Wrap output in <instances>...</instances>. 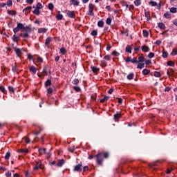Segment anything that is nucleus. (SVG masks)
<instances>
[{"instance_id":"obj_1","label":"nucleus","mask_w":177,"mask_h":177,"mask_svg":"<svg viewBox=\"0 0 177 177\" xmlns=\"http://www.w3.org/2000/svg\"><path fill=\"white\" fill-rule=\"evenodd\" d=\"M95 157L97 158L96 161L98 165H102L104 158H109V153H99L98 154L95 155Z\"/></svg>"},{"instance_id":"obj_2","label":"nucleus","mask_w":177,"mask_h":177,"mask_svg":"<svg viewBox=\"0 0 177 177\" xmlns=\"http://www.w3.org/2000/svg\"><path fill=\"white\" fill-rule=\"evenodd\" d=\"M33 171H39V169H44L45 166L42 164L41 160H36L32 163Z\"/></svg>"},{"instance_id":"obj_3","label":"nucleus","mask_w":177,"mask_h":177,"mask_svg":"<svg viewBox=\"0 0 177 177\" xmlns=\"http://www.w3.org/2000/svg\"><path fill=\"white\" fill-rule=\"evenodd\" d=\"M20 30H21V32H24L26 27H24V25L23 24L17 23V26L13 29V32L15 34H17V32H19Z\"/></svg>"},{"instance_id":"obj_4","label":"nucleus","mask_w":177,"mask_h":177,"mask_svg":"<svg viewBox=\"0 0 177 177\" xmlns=\"http://www.w3.org/2000/svg\"><path fill=\"white\" fill-rule=\"evenodd\" d=\"M14 52H15L18 57H20V59H21L23 56V53L24 52V49L19 48L17 47H14Z\"/></svg>"},{"instance_id":"obj_5","label":"nucleus","mask_w":177,"mask_h":177,"mask_svg":"<svg viewBox=\"0 0 177 177\" xmlns=\"http://www.w3.org/2000/svg\"><path fill=\"white\" fill-rule=\"evenodd\" d=\"M95 8H96V6H95L93 3H90L88 5V15L89 16H95V13L93 12V10H95Z\"/></svg>"},{"instance_id":"obj_6","label":"nucleus","mask_w":177,"mask_h":177,"mask_svg":"<svg viewBox=\"0 0 177 177\" xmlns=\"http://www.w3.org/2000/svg\"><path fill=\"white\" fill-rule=\"evenodd\" d=\"M122 117V114L121 112H117L114 115H113V120H115V122H118L120 121V118Z\"/></svg>"},{"instance_id":"obj_7","label":"nucleus","mask_w":177,"mask_h":177,"mask_svg":"<svg viewBox=\"0 0 177 177\" xmlns=\"http://www.w3.org/2000/svg\"><path fill=\"white\" fill-rule=\"evenodd\" d=\"M75 172H81L82 171V163H80L75 166Z\"/></svg>"},{"instance_id":"obj_8","label":"nucleus","mask_w":177,"mask_h":177,"mask_svg":"<svg viewBox=\"0 0 177 177\" xmlns=\"http://www.w3.org/2000/svg\"><path fill=\"white\" fill-rule=\"evenodd\" d=\"M38 70V68L31 66L29 67V71L31 73V74L35 75L37 74V71Z\"/></svg>"},{"instance_id":"obj_9","label":"nucleus","mask_w":177,"mask_h":177,"mask_svg":"<svg viewBox=\"0 0 177 177\" xmlns=\"http://www.w3.org/2000/svg\"><path fill=\"white\" fill-rule=\"evenodd\" d=\"M66 15L68 16L71 19H75V12L74 11H66Z\"/></svg>"},{"instance_id":"obj_10","label":"nucleus","mask_w":177,"mask_h":177,"mask_svg":"<svg viewBox=\"0 0 177 177\" xmlns=\"http://www.w3.org/2000/svg\"><path fill=\"white\" fill-rule=\"evenodd\" d=\"M19 37H21V38H30V35H28V32L27 31V28H26L24 33H21L19 35Z\"/></svg>"},{"instance_id":"obj_11","label":"nucleus","mask_w":177,"mask_h":177,"mask_svg":"<svg viewBox=\"0 0 177 177\" xmlns=\"http://www.w3.org/2000/svg\"><path fill=\"white\" fill-rule=\"evenodd\" d=\"M53 41V38L52 37H48L46 39L45 45L47 46V48H49V45H50V42Z\"/></svg>"},{"instance_id":"obj_12","label":"nucleus","mask_w":177,"mask_h":177,"mask_svg":"<svg viewBox=\"0 0 177 177\" xmlns=\"http://www.w3.org/2000/svg\"><path fill=\"white\" fill-rule=\"evenodd\" d=\"M31 9H32V6H27L23 10V13H25V15H28V13L31 12Z\"/></svg>"},{"instance_id":"obj_13","label":"nucleus","mask_w":177,"mask_h":177,"mask_svg":"<svg viewBox=\"0 0 177 177\" xmlns=\"http://www.w3.org/2000/svg\"><path fill=\"white\" fill-rule=\"evenodd\" d=\"M12 41L13 42H16L17 44H18L19 41H20V36H17L16 35V33H15L12 36Z\"/></svg>"},{"instance_id":"obj_14","label":"nucleus","mask_w":177,"mask_h":177,"mask_svg":"<svg viewBox=\"0 0 177 177\" xmlns=\"http://www.w3.org/2000/svg\"><path fill=\"white\" fill-rule=\"evenodd\" d=\"M141 50H142V52L147 53L150 50V48H149V46L147 45H143L141 46Z\"/></svg>"},{"instance_id":"obj_15","label":"nucleus","mask_w":177,"mask_h":177,"mask_svg":"<svg viewBox=\"0 0 177 177\" xmlns=\"http://www.w3.org/2000/svg\"><path fill=\"white\" fill-rule=\"evenodd\" d=\"M91 71H93V73H94V74H97V73H99V71H100V69H99V68H97L96 66H91Z\"/></svg>"},{"instance_id":"obj_16","label":"nucleus","mask_w":177,"mask_h":177,"mask_svg":"<svg viewBox=\"0 0 177 177\" xmlns=\"http://www.w3.org/2000/svg\"><path fill=\"white\" fill-rule=\"evenodd\" d=\"M33 8H35L33 13L34 15H36L37 16H39V15H41V12L39 10V8H36L35 6H33Z\"/></svg>"},{"instance_id":"obj_17","label":"nucleus","mask_w":177,"mask_h":177,"mask_svg":"<svg viewBox=\"0 0 177 177\" xmlns=\"http://www.w3.org/2000/svg\"><path fill=\"white\" fill-rule=\"evenodd\" d=\"M125 52L127 53H132V47L129 45H127L125 48Z\"/></svg>"},{"instance_id":"obj_18","label":"nucleus","mask_w":177,"mask_h":177,"mask_svg":"<svg viewBox=\"0 0 177 177\" xmlns=\"http://www.w3.org/2000/svg\"><path fill=\"white\" fill-rule=\"evenodd\" d=\"M46 31H48V29H46L45 28H40L38 30L39 34H45V32H46Z\"/></svg>"},{"instance_id":"obj_19","label":"nucleus","mask_w":177,"mask_h":177,"mask_svg":"<svg viewBox=\"0 0 177 177\" xmlns=\"http://www.w3.org/2000/svg\"><path fill=\"white\" fill-rule=\"evenodd\" d=\"M158 27H159L160 30H165V28H167L165 24H164V23L162 22L158 24Z\"/></svg>"},{"instance_id":"obj_20","label":"nucleus","mask_w":177,"mask_h":177,"mask_svg":"<svg viewBox=\"0 0 177 177\" xmlns=\"http://www.w3.org/2000/svg\"><path fill=\"white\" fill-rule=\"evenodd\" d=\"M64 162H66V161L64 160V159H61L58 161V162L57 163V167H63V165L64 164Z\"/></svg>"},{"instance_id":"obj_21","label":"nucleus","mask_w":177,"mask_h":177,"mask_svg":"<svg viewBox=\"0 0 177 177\" xmlns=\"http://www.w3.org/2000/svg\"><path fill=\"white\" fill-rule=\"evenodd\" d=\"M56 19L57 20H63V15H62L60 11H58Z\"/></svg>"},{"instance_id":"obj_22","label":"nucleus","mask_w":177,"mask_h":177,"mask_svg":"<svg viewBox=\"0 0 177 177\" xmlns=\"http://www.w3.org/2000/svg\"><path fill=\"white\" fill-rule=\"evenodd\" d=\"M120 4L122 5V6H127V9H128L129 5L128 4V3L124 0H122L120 1Z\"/></svg>"},{"instance_id":"obj_23","label":"nucleus","mask_w":177,"mask_h":177,"mask_svg":"<svg viewBox=\"0 0 177 177\" xmlns=\"http://www.w3.org/2000/svg\"><path fill=\"white\" fill-rule=\"evenodd\" d=\"M39 154H46V149L45 148H40L39 149Z\"/></svg>"},{"instance_id":"obj_24","label":"nucleus","mask_w":177,"mask_h":177,"mask_svg":"<svg viewBox=\"0 0 177 177\" xmlns=\"http://www.w3.org/2000/svg\"><path fill=\"white\" fill-rule=\"evenodd\" d=\"M17 153H24L25 154H27V153H28V149H18Z\"/></svg>"},{"instance_id":"obj_25","label":"nucleus","mask_w":177,"mask_h":177,"mask_svg":"<svg viewBox=\"0 0 177 177\" xmlns=\"http://www.w3.org/2000/svg\"><path fill=\"white\" fill-rule=\"evenodd\" d=\"M143 62H145V56L142 54L141 56L138 57V63H143Z\"/></svg>"},{"instance_id":"obj_26","label":"nucleus","mask_w":177,"mask_h":177,"mask_svg":"<svg viewBox=\"0 0 177 177\" xmlns=\"http://www.w3.org/2000/svg\"><path fill=\"white\" fill-rule=\"evenodd\" d=\"M145 67V64L142 62H138V64L137 66V68H139L140 70H142V68H144Z\"/></svg>"},{"instance_id":"obj_27","label":"nucleus","mask_w":177,"mask_h":177,"mask_svg":"<svg viewBox=\"0 0 177 177\" xmlns=\"http://www.w3.org/2000/svg\"><path fill=\"white\" fill-rule=\"evenodd\" d=\"M142 74L143 75H149V74H150V70L149 69H144L142 71Z\"/></svg>"},{"instance_id":"obj_28","label":"nucleus","mask_w":177,"mask_h":177,"mask_svg":"<svg viewBox=\"0 0 177 177\" xmlns=\"http://www.w3.org/2000/svg\"><path fill=\"white\" fill-rule=\"evenodd\" d=\"M167 66H169L170 67H174L175 66V62L174 61H169L167 63Z\"/></svg>"},{"instance_id":"obj_29","label":"nucleus","mask_w":177,"mask_h":177,"mask_svg":"<svg viewBox=\"0 0 177 177\" xmlns=\"http://www.w3.org/2000/svg\"><path fill=\"white\" fill-rule=\"evenodd\" d=\"M42 75H48V68H46V66H45L43 68V71L41 73Z\"/></svg>"},{"instance_id":"obj_30","label":"nucleus","mask_w":177,"mask_h":177,"mask_svg":"<svg viewBox=\"0 0 177 177\" xmlns=\"http://www.w3.org/2000/svg\"><path fill=\"white\" fill-rule=\"evenodd\" d=\"M8 15H10L11 16H16L17 12L15 10H8Z\"/></svg>"},{"instance_id":"obj_31","label":"nucleus","mask_w":177,"mask_h":177,"mask_svg":"<svg viewBox=\"0 0 177 177\" xmlns=\"http://www.w3.org/2000/svg\"><path fill=\"white\" fill-rule=\"evenodd\" d=\"M72 4L75 6H78L80 5V1L77 0H71Z\"/></svg>"},{"instance_id":"obj_32","label":"nucleus","mask_w":177,"mask_h":177,"mask_svg":"<svg viewBox=\"0 0 177 177\" xmlns=\"http://www.w3.org/2000/svg\"><path fill=\"white\" fill-rule=\"evenodd\" d=\"M142 34H143V37H145V38H147V37H149V32L146 30H142Z\"/></svg>"},{"instance_id":"obj_33","label":"nucleus","mask_w":177,"mask_h":177,"mask_svg":"<svg viewBox=\"0 0 177 177\" xmlns=\"http://www.w3.org/2000/svg\"><path fill=\"white\" fill-rule=\"evenodd\" d=\"M52 85V81L50 80H47L45 82V86H50Z\"/></svg>"},{"instance_id":"obj_34","label":"nucleus","mask_w":177,"mask_h":177,"mask_svg":"<svg viewBox=\"0 0 177 177\" xmlns=\"http://www.w3.org/2000/svg\"><path fill=\"white\" fill-rule=\"evenodd\" d=\"M35 8H37V9L41 10L42 9V8H44V6L41 3H37L36 6H35Z\"/></svg>"},{"instance_id":"obj_35","label":"nucleus","mask_w":177,"mask_h":177,"mask_svg":"<svg viewBox=\"0 0 177 177\" xmlns=\"http://www.w3.org/2000/svg\"><path fill=\"white\" fill-rule=\"evenodd\" d=\"M124 62H126V63H132V58L131 57H127V58L124 59Z\"/></svg>"},{"instance_id":"obj_36","label":"nucleus","mask_w":177,"mask_h":177,"mask_svg":"<svg viewBox=\"0 0 177 177\" xmlns=\"http://www.w3.org/2000/svg\"><path fill=\"white\" fill-rule=\"evenodd\" d=\"M112 19H111V17H108L107 19H106V24H108V26H110V24H111V21H112Z\"/></svg>"},{"instance_id":"obj_37","label":"nucleus","mask_w":177,"mask_h":177,"mask_svg":"<svg viewBox=\"0 0 177 177\" xmlns=\"http://www.w3.org/2000/svg\"><path fill=\"white\" fill-rule=\"evenodd\" d=\"M60 53H62V55H66V53H67V50H66L64 48H61Z\"/></svg>"},{"instance_id":"obj_38","label":"nucleus","mask_w":177,"mask_h":177,"mask_svg":"<svg viewBox=\"0 0 177 177\" xmlns=\"http://www.w3.org/2000/svg\"><path fill=\"white\" fill-rule=\"evenodd\" d=\"M164 17L165 19H171V14L168 12L164 14Z\"/></svg>"},{"instance_id":"obj_39","label":"nucleus","mask_w":177,"mask_h":177,"mask_svg":"<svg viewBox=\"0 0 177 177\" xmlns=\"http://www.w3.org/2000/svg\"><path fill=\"white\" fill-rule=\"evenodd\" d=\"M97 26H98V27L103 28L104 26V22L103 21H100L97 23Z\"/></svg>"},{"instance_id":"obj_40","label":"nucleus","mask_w":177,"mask_h":177,"mask_svg":"<svg viewBox=\"0 0 177 177\" xmlns=\"http://www.w3.org/2000/svg\"><path fill=\"white\" fill-rule=\"evenodd\" d=\"M27 57L28 60H34V55H31V53H28Z\"/></svg>"},{"instance_id":"obj_41","label":"nucleus","mask_w":177,"mask_h":177,"mask_svg":"<svg viewBox=\"0 0 177 177\" xmlns=\"http://www.w3.org/2000/svg\"><path fill=\"white\" fill-rule=\"evenodd\" d=\"M154 77H156L157 78H160V77H161V73L158 71L154 72Z\"/></svg>"},{"instance_id":"obj_42","label":"nucleus","mask_w":177,"mask_h":177,"mask_svg":"<svg viewBox=\"0 0 177 177\" xmlns=\"http://www.w3.org/2000/svg\"><path fill=\"white\" fill-rule=\"evenodd\" d=\"M111 55H113V56L118 57V56H120V53L117 52L116 50H114L112 52Z\"/></svg>"},{"instance_id":"obj_43","label":"nucleus","mask_w":177,"mask_h":177,"mask_svg":"<svg viewBox=\"0 0 177 177\" xmlns=\"http://www.w3.org/2000/svg\"><path fill=\"white\" fill-rule=\"evenodd\" d=\"M167 73L169 77H172V75H174V71H172V69H171L170 71H167Z\"/></svg>"},{"instance_id":"obj_44","label":"nucleus","mask_w":177,"mask_h":177,"mask_svg":"<svg viewBox=\"0 0 177 177\" xmlns=\"http://www.w3.org/2000/svg\"><path fill=\"white\" fill-rule=\"evenodd\" d=\"M0 91H1L3 93H6V89L3 85L0 86Z\"/></svg>"},{"instance_id":"obj_45","label":"nucleus","mask_w":177,"mask_h":177,"mask_svg":"<svg viewBox=\"0 0 177 177\" xmlns=\"http://www.w3.org/2000/svg\"><path fill=\"white\" fill-rule=\"evenodd\" d=\"M170 12H171V13H176L177 8L175 7H172L170 8Z\"/></svg>"},{"instance_id":"obj_46","label":"nucleus","mask_w":177,"mask_h":177,"mask_svg":"<svg viewBox=\"0 0 177 177\" xmlns=\"http://www.w3.org/2000/svg\"><path fill=\"white\" fill-rule=\"evenodd\" d=\"M54 8H55V6L53 5V3H48V9L50 10H53Z\"/></svg>"},{"instance_id":"obj_47","label":"nucleus","mask_w":177,"mask_h":177,"mask_svg":"<svg viewBox=\"0 0 177 177\" xmlns=\"http://www.w3.org/2000/svg\"><path fill=\"white\" fill-rule=\"evenodd\" d=\"M133 77H134L133 73H129L127 76V79L129 80H133Z\"/></svg>"},{"instance_id":"obj_48","label":"nucleus","mask_w":177,"mask_h":177,"mask_svg":"<svg viewBox=\"0 0 177 177\" xmlns=\"http://www.w3.org/2000/svg\"><path fill=\"white\" fill-rule=\"evenodd\" d=\"M47 93H48V95H52V93H53V88H48Z\"/></svg>"},{"instance_id":"obj_49","label":"nucleus","mask_w":177,"mask_h":177,"mask_svg":"<svg viewBox=\"0 0 177 177\" xmlns=\"http://www.w3.org/2000/svg\"><path fill=\"white\" fill-rule=\"evenodd\" d=\"M162 56L164 59H167V57H168V52L163 51Z\"/></svg>"},{"instance_id":"obj_50","label":"nucleus","mask_w":177,"mask_h":177,"mask_svg":"<svg viewBox=\"0 0 177 177\" xmlns=\"http://www.w3.org/2000/svg\"><path fill=\"white\" fill-rule=\"evenodd\" d=\"M149 4L150 6H157V2L156 1H151Z\"/></svg>"},{"instance_id":"obj_51","label":"nucleus","mask_w":177,"mask_h":177,"mask_svg":"<svg viewBox=\"0 0 177 177\" xmlns=\"http://www.w3.org/2000/svg\"><path fill=\"white\" fill-rule=\"evenodd\" d=\"M101 67H106L107 66V62L106 61H101Z\"/></svg>"},{"instance_id":"obj_52","label":"nucleus","mask_w":177,"mask_h":177,"mask_svg":"<svg viewBox=\"0 0 177 177\" xmlns=\"http://www.w3.org/2000/svg\"><path fill=\"white\" fill-rule=\"evenodd\" d=\"M91 35L93 37H96V35H97V30H93L91 32Z\"/></svg>"},{"instance_id":"obj_53","label":"nucleus","mask_w":177,"mask_h":177,"mask_svg":"<svg viewBox=\"0 0 177 177\" xmlns=\"http://www.w3.org/2000/svg\"><path fill=\"white\" fill-rule=\"evenodd\" d=\"M10 158V152H7L5 156V160H9Z\"/></svg>"},{"instance_id":"obj_54","label":"nucleus","mask_w":177,"mask_h":177,"mask_svg":"<svg viewBox=\"0 0 177 177\" xmlns=\"http://www.w3.org/2000/svg\"><path fill=\"white\" fill-rule=\"evenodd\" d=\"M72 83L73 85H78V84H80V80H78V79H75Z\"/></svg>"},{"instance_id":"obj_55","label":"nucleus","mask_w":177,"mask_h":177,"mask_svg":"<svg viewBox=\"0 0 177 177\" xmlns=\"http://www.w3.org/2000/svg\"><path fill=\"white\" fill-rule=\"evenodd\" d=\"M154 56H155L154 53H149L148 54V57H149V59H153V57H154Z\"/></svg>"},{"instance_id":"obj_56","label":"nucleus","mask_w":177,"mask_h":177,"mask_svg":"<svg viewBox=\"0 0 177 177\" xmlns=\"http://www.w3.org/2000/svg\"><path fill=\"white\" fill-rule=\"evenodd\" d=\"M131 63H133V64H134V63H139V62L138 61V58L133 57V58L131 59Z\"/></svg>"},{"instance_id":"obj_57","label":"nucleus","mask_w":177,"mask_h":177,"mask_svg":"<svg viewBox=\"0 0 177 177\" xmlns=\"http://www.w3.org/2000/svg\"><path fill=\"white\" fill-rule=\"evenodd\" d=\"M134 4L136 5V6H139V5H140V0H136L134 1Z\"/></svg>"},{"instance_id":"obj_58","label":"nucleus","mask_w":177,"mask_h":177,"mask_svg":"<svg viewBox=\"0 0 177 177\" xmlns=\"http://www.w3.org/2000/svg\"><path fill=\"white\" fill-rule=\"evenodd\" d=\"M13 5V2L12 1V0H8L7 1V6H12Z\"/></svg>"},{"instance_id":"obj_59","label":"nucleus","mask_w":177,"mask_h":177,"mask_svg":"<svg viewBox=\"0 0 177 177\" xmlns=\"http://www.w3.org/2000/svg\"><path fill=\"white\" fill-rule=\"evenodd\" d=\"M104 59H105V60L109 61V60H111V57L110 55H105L104 57Z\"/></svg>"},{"instance_id":"obj_60","label":"nucleus","mask_w":177,"mask_h":177,"mask_svg":"<svg viewBox=\"0 0 177 177\" xmlns=\"http://www.w3.org/2000/svg\"><path fill=\"white\" fill-rule=\"evenodd\" d=\"M37 60L39 62V63H44V59L41 57H38Z\"/></svg>"},{"instance_id":"obj_61","label":"nucleus","mask_w":177,"mask_h":177,"mask_svg":"<svg viewBox=\"0 0 177 177\" xmlns=\"http://www.w3.org/2000/svg\"><path fill=\"white\" fill-rule=\"evenodd\" d=\"M8 91L10 92H12V93H15V88L12 86H9L8 87Z\"/></svg>"},{"instance_id":"obj_62","label":"nucleus","mask_w":177,"mask_h":177,"mask_svg":"<svg viewBox=\"0 0 177 177\" xmlns=\"http://www.w3.org/2000/svg\"><path fill=\"white\" fill-rule=\"evenodd\" d=\"M6 177H12V172H10V171H7V172L6 173Z\"/></svg>"},{"instance_id":"obj_63","label":"nucleus","mask_w":177,"mask_h":177,"mask_svg":"<svg viewBox=\"0 0 177 177\" xmlns=\"http://www.w3.org/2000/svg\"><path fill=\"white\" fill-rule=\"evenodd\" d=\"M73 89H75V91H76V92H80L81 91V88H80L78 86H74Z\"/></svg>"},{"instance_id":"obj_64","label":"nucleus","mask_w":177,"mask_h":177,"mask_svg":"<svg viewBox=\"0 0 177 177\" xmlns=\"http://www.w3.org/2000/svg\"><path fill=\"white\" fill-rule=\"evenodd\" d=\"M13 177H23V176H20V174L16 173V174H13Z\"/></svg>"}]
</instances>
